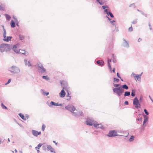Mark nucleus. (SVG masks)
Instances as JSON below:
<instances>
[{
  "mask_svg": "<svg viewBox=\"0 0 153 153\" xmlns=\"http://www.w3.org/2000/svg\"><path fill=\"white\" fill-rule=\"evenodd\" d=\"M65 108L68 110L70 111L71 112L74 114L75 116L81 115L82 112L77 110H76L74 106L73 105H68L65 107Z\"/></svg>",
  "mask_w": 153,
  "mask_h": 153,
  "instance_id": "obj_1",
  "label": "nucleus"
},
{
  "mask_svg": "<svg viewBox=\"0 0 153 153\" xmlns=\"http://www.w3.org/2000/svg\"><path fill=\"white\" fill-rule=\"evenodd\" d=\"M60 82L61 86L63 88V89L61 90L60 92L59 93V96L61 97H64L65 95V92L64 90L66 89L68 85L67 83L64 81H60Z\"/></svg>",
  "mask_w": 153,
  "mask_h": 153,
  "instance_id": "obj_2",
  "label": "nucleus"
},
{
  "mask_svg": "<svg viewBox=\"0 0 153 153\" xmlns=\"http://www.w3.org/2000/svg\"><path fill=\"white\" fill-rule=\"evenodd\" d=\"M10 46L9 45L6 44H2L0 45V50L1 52L9 50Z\"/></svg>",
  "mask_w": 153,
  "mask_h": 153,
  "instance_id": "obj_3",
  "label": "nucleus"
},
{
  "mask_svg": "<svg viewBox=\"0 0 153 153\" xmlns=\"http://www.w3.org/2000/svg\"><path fill=\"white\" fill-rule=\"evenodd\" d=\"M113 92L116 93L119 96L121 95L122 94L124 90L121 86L117 88H115L113 89Z\"/></svg>",
  "mask_w": 153,
  "mask_h": 153,
  "instance_id": "obj_4",
  "label": "nucleus"
},
{
  "mask_svg": "<svg viewBox=\"0 0 153 153\" xmlns=\"http://www.w3.org/2000/svg\"><path fill=\"white\" fill-rule=\"evenodd\" d=\"M13 49L14 51L17 53H20L22 54H25V50H22L19 48V46L16 45L13 48Z\"/></svg>",
  "mask_w": 153,
  "mask_h": 153,
  "instance_id": "obj_5",
  "label": "nucleus"
},
{
  "mask_svg": "<svg viewBox=\"0 0 153 153\" xmlns=\"http://www.w3.org/2000/svg\"><path fill=\"white\" fill-rule=\"evenodd\" d=\"M9 70L12 73H19L20 71V70L18 68L15 66H12L9 68Z\"/></svg>",
  "mask_w": 153,
  "mask_h": 153,
  "instance_id": "obj_6",
  "label": "nucleus"
},
{
  "mask_svg": "<svg viewBox=\"0 0 153 153\" xmlns=\"http://www.w3.org/2000/svg\"><path fill=\"white\" fill-rule=\"evenodd\" d=\"M133 104L135 108H140V105L139 102V100L136 97L134 99Z\"/></svg>",
  "mask_w": 153,
  "mask_h": 153,
  "instance_id": "obj_7",
  "label": "nucleus"
},
{
  "mask_svg": "<svg viewBox=\"0 0 153 153\" xmlns=\"http://www.w3.org/2000/svg\"><path fill=\"white\" fill-rule=\"evenodd\" d=\"M117 135L118 134L117 133V132L115 130L110 131L108 134V136L109 137H114Z\"/></svg>",
  "mask_w": 153,
  "mask_h": 153,
  "instance_id": "obj_8",
  "label": "nucleus"
},
{
  "mask_svg": "<svg viewBox=\"0 0 153 153\" xmlns=\"http://www.w3.org/2000/svg\"><path fill=\"white\" fill-rule=\"evenodd\" d=\"M95 123H96V122H95L90 118H88L86 121L87 124L89 126H94V124H95Z\"/></svg>",
  "mask_w": 153,
  "mask_h": 153,
  "instance_id": "obj_9",
  "label": "nucleus"
},
{
  "mask_svg": "<svg viewBox=\"0 0 153 153\" xmlns=\"http://www.w3.org/2000/svg\"><path fill=\"white\" fill-rule=\"evenodd\" d=\"M38 69L40 70L41 72L44 73L46 71V70L45 68H44L42 64L41 63H39L38 64Z\"/></svg>",
  "mask_w": 153,
  "mask_h": 153,
  "instance_id": "obj_10",
  "label": "nucleus"
},
{
  "mask_svg": "<svg viewBox=\"0 0 153 153\" xmlns=\"http://www.w3.org/2000/svg\"><path fill=\"white\" fill-rule=\"evenodd\" d=\"M32 133L33 135L36 137H37L38 135L40 134H41V131H38L36 130H32Z\"/></svg>",
  "mask_w": 153,
  "mask_h": 153,
  "instance_id": "obj_11",
  "label": "nucleus"
},
{
  "mask_svg": "<svg viewBox=\"0 0 153 153\" xmlns=\"http://www.w3.org/2000/svg\"><path fill=\"white\" fill-rule=\"evenodd\" d=\"M94 126L97 128H102V126L101 124H98L96 122Z\"/></svg>",
  "mask_w": 153,
  "mask_h": 153,
  "instance_id": "obj_12",
  "label": "nucleus"
},
{
  "mask_svg": "<svg viewBox=\"0 0 153 153\" xmlns=\"http://www.w3.org/2000/svg\"><path fill=\"white\" fill-rule=\"evenodd\" d=\"M12 36H6L3 39V40L6 42H9L11 40Z\"/></svg>",
  "mask_w": 153,
  "mask_h": 153,
  "instance_id": "obj_13",
  "label": "nucleus"
},
{
  "mask_svg": "<svg viewBox=\"0 0 153 153\" xmlns=\"http://www.w3.org/2000/svg\"><path fill=\"white\" fill-rule=\"evenodd\" d=\"M97 63L100 65H102L103 64V61L102 60H99L97 61Z\"/></svg>",
  "mask_w": 153,
  "mask_h": 153,
  "instance_id": "obj_14",
  "label": "nucleus"
},
{
  "mask_svg": "<svg viewBox=\"0 0 153 153\" xmlns=\"http://www.w3.org/2000/svg\"><path fill=\"white\" fill-rule=\"evenodd\" d=\"M19 115L24 120H26V119L25 118V116L23 114L20 113L19 114Z\"/></svg>",
  "mask_w": 153,
  "mask_h": 153,
  "instance_id": "obj_15",
  "label": "nucleus"
},
{
  "mask_svg": "<svg viewBox=\"0 0 153 153\" xmlns=\"http://www.w3.org/2000/svg\"><path fill=\"white\" fill-rule=\"evenodd\" d=\"M42 146V144L40 143L38 144L37 147H36V149L37 151L38 152H39V150L38 149H39V148L40 147Z\"/></svg>",
  "mask_w": 153,
  "mask_h": 153,
  "instance_id": "obj_16",
  "label": "nucleus"
},
{
  "mask_svg": "<svg viewBox=\"0 0 153 153\" xmlns=\"http://www.w3.org/2000/svg\"><path fill=\"white\" fill-rule=\"evenodd\" d=\"M148 120V118L146 116H144V119L143 122V125H144L145 123H146Z\"/></svg>",
  "mask_w": 153,
  "mask_h": 153,
  "instance_id": "obj_17",
  "label": "nucleus"
},
{
  "mask_svg": "<svg viewBox=\"0 0 153 153\" xmlns=\"http://www.w3.org/2000/svg\"><path fill=\"white\" fill-rule=\"evenodd\" d=\"M10 25L12 27H15V23L13 20L11 21Z\"/></svg>",
  "mask_w": 153,
  "mask_h": 153,
  "instance_id": "obj_18",
  "label": "nucleus"
},
{
  "mask_svg": "<svg viewBox=\"0 0 153 153\" xmlns=\"http://www.w3.org/2000/svg\"><path fill=\"white\" fill-rule=\"evenodd\" d=\"M125 42L124 43L123 46L124 47H127L128 46V44L127 42L124 40Z\"/></svg>",
  "mask_w": 153,
  "mask_h": 153,
  "instance_id": "obj_19",
  "label": "nucleus"
},
{
  "mask_svg": "<svg viewBox=\"0 0 153 153\" xmlns=\"http://www.w3.org/2000/svg\"><path fill=\"white\" fill-rule=\"evenodd\" d=\"M97 1L99 2L100 5H103L104 4V2L102 1V0H97Z\"/></svg>",
  "mask_w": 153,
  "mask_h": 153,
  "instance_id": "obj_20",
  "label": "nucleus"
},
{
  "mask_svg": "<svg viewBox=\"0 0 153 153\" xmlns=\"http://www.w3.org/2000/svg\"><path fill=\"white\" fill-rule=\"evenodd\" d=\"M5 16L6 19L8 20H10L11 18V17L9 15L7 14H5Z\"/></svg>",
  "mask_w": 153,
  "mask_h": 153,
  "instance_id": "obj_21",
  "label": "nucleus"
},
{
  "mask_svg": "<svg viewBox=\"0 0 153 153\" xmlns=\"http://www.w3.org/2000/svg\"><path fill=\"white\" fill-rule=\"evenodd\" d=\"M47 148L49 150L51 151V152H53V149L51 146H48Z\"/></svg>",
  "mask_w": 153,
  "mask_h": 153,
  "instance_id": "obj_22",
  "label": "nucleus"
},
{
  "mask_svg": "<svg viewBox=\"0 0 153 153\" xmlns=\"http://www.w3.org/2000/svg\"><path fill=\"white\" fill-rule=\"evenodd\" d=\"M133 76L134 77H136L138 79L139 78H140V75H136L135 74H133Z\"/></svg>",
  "mask_w": 153,
  "mask_h": 153,
  "instance_id": "obj_23",
  "label": "nucleus"
},
{
  "mask_svg": "<svg viewBox=\"0 0 153 153\" xmlns=\"http://www.w3.org/2000/svg\"><path fill=\"white\" fill-rule=\"evenodd\" d=\"M130 93L128 91H126L125 92L124 96H128L130 95Z\"/></svg>",
  "mask_w": 153,
  "mask_h": 153,
  "instance_id": "obj_24",
  "label": "nucleus"
},
{
  "mask_svg": "<svg viewBox=\"0 0 153 153\" xmlns=\"http://www.w3.org/2000/svg\"><path fill=\"white\" fill-rule=\"evenodd\" d=\"M122 88L125 89H128V86L126 85H124L122 86Z\"/></svg>",
  "mask_w": 153,
  "mask_h": 153,
  "instance_id": "obj_25",
  "label": "nucleus"
},
{
  "mask_svg": "<svg viewBox=\"0 0 153 153\" xmlns=\"http://www.w3.org/2000/svg\"><path fill=\"white\" fill-rule=\"evenodd\" d=\"M131 95L134 97L135 95V90L134 89H132V92L131 93Z\"/></svg>",
  "mask_w": 153,
  "mask_h": 153,
  "instance_id": "obj_26",
  "label": "nucleus"
},
{
  "mask_svg": "<svg viewBox=\"0 0 153 153\" xmlns=\"http://www.w3.org/2000/svg\"><path fill=\"white\" fill-rule=\"evenodd\" d=\"M50 104H51V105H56V106L58 105V103L54 102L53 101H51V102H50Z\"/></svg>",
  "mask_w": 153,
  "mask_h": 153,
  "instance_id": "obj_27",
  "label": "nucleus"
},
{
  "mask_svg": "<svg viewBox=\"0 0 153 153\" xmlns=\"http://www.w3.org/2000/svg\"><path fill=\"white\" fill-rule=\"evenodd\" d=\"M1 106L3 109H7V107L5 106L3 103L1 104Z\"/></svg>",
  "mask_w": 153,
  "mask_h": 153,
  "instance_id": "obj_28",
  "label": "nucleus"
},
{
  "mask_svg": "<svg viewBox=\"0 0 153 153\" xmlns=\"http://www.w3.org/2000/svg\"><path fill=\"white\" fill-rule=\"evenodd\" d=\"M111 59H110L109 60V59L108 60V66L110 70H111V65H110V64L109 63V62H111Z\"/></svg>",
  "mask_w": 153,
  "mask_h": 153,
  "instance_id": "obj_29",
  "label": "nucleus"
},
{
  "mask_svg": "<svg viewBox=\"0 0 153 153\" xmlns=\"http://www.w3.org/2000/svg\"><path fill=\"white\" fill-rule=\"evenodd\" d=\"M67 100H70L71 96L69 94V93L68 92V95L67 96Z\"/></svg>",
  "mask_w": 153,
  "mask_h": 153,
  "instance_id": "obj_30",
  "label": "nucleus"
},
{
  "mask_svg": "<svg viewBox=\"0 0 153 153\" xmlns=\"http://www.w3.org/2000/svg\"><path fill=\"white\" fill-rule=\"evenodd\" d=\"M4 33H3V37L4 38H5V37L6 36V30H5V29H4Z\"/></svg>",
  "mask_w": 153,
  "mask_h": 153,
  "instance_id": "obj_31",
  "label": "nucleus"
},
{
  "mask_svg": "<svg viewBox=\"0 0 153 153\" xmlns=\"http://www.w3.org/2000/svg\"><path fill=\"white\" fill-rule=\"evenodd\" d=\"M134 138V137L132 136H131V137L129 139V141H132L133 140Z\"/></svg>",
  "mask_w": 153,
  "mask_h": 153,
  "instance_id": "obj_32",
  "label": "nucleus"
},
{
  "mask_svg": "<svg viewBox=\"0 0 153 153\" xmlns=\"http://www.w3.org/2000/svg\"><path fill=\"white\" fill-rule=\"evenodd\" d=\"M19 37L20 39L21 40H23L24 39V36L22 35H20L19 36Z\"/></svg>",
  "mask_w": 153,
  "mask_h": 153,
  "instance_id": "obj_33",
  "label": "nucleus"
},
{
  "mask_svg": "<svg viewBox=\"0 0 153 153\" xmlns=\"http://www.w3.org/2000/svg\"><path fill=\"white\" fill-rule=\"evenodd\" d=\"M119 80V79H117L116 78H114V82H118Z\"/></svg>",
  "mask_w": 153,
  "mask_h": 153,
  "instance_id": "obj_34",
  "label": "nucleus"
},
{
  "mask_svg": "<svg viewBox=\"0 0 153 153\" xmlns=\"http://www.w3.org/2000/svg\"><path fill=\"white\" fill-rule=\"evenodd\" d=\"M42 78L43 79H45L46 80H48L49 79V78L47 76H42Z\"/></svg>",
  "mask_w": 153,
  "mask_h": 153,
  "instance_id": "obj_35",
  "label": "nucleus"
},
{
  "mask_svg": "<svg viewBox=\"0 0 153 153\" xmlns=\"http://www.w3.org/2000/svg\"><path fill=\"white\" fill-rule=\"evenodd\" d=\"M120 86V84H114V87L117 88Z\"/></svg>",
  "mask_w": 153,
  "mask_h": 153,
  "instance_id": "obj_36",
  "label": "nucleus"
},
{
  "mask_svg": "<svg viewBox=\"0 0 153 153\" xmlns=\"http://www.w3.org/2000/svg\"><path fill=\"white\" fill-rule=\"evenodd\" d=\"M45 126L43 124L42 126V130L44 131L45 130Z\"/></svg>",
  "mask_w": 153,
  "mask_h": 153,
  "instance_id": "obj_37",
  "label": "nucleus"
},
{
  "mask_svg": "<svg viewBox=\"0 0 153 153\" xmlns=\"http://www.w3.org/2000/svg\"><path fill=\"white\" fill-rule=\"evenodd\" d=\"M42 91H43V90H42ZM43 94L44 95H46L47 96L48 95L49 92H48L46 93L45 92L43 91Z\"/></svg>",
  "mask_w": 153,
  "mask_h": 153,
  "instance_id": "obj_38",
  "label": "nucleus"
},
{
  "mask_svg": "<svg viewBox=\"0 0 153 153\" xmlns=\"http://www.w3.org/2000/svg\"><path fill=\"white\" fill-rule=\"evenodd\" d=\"M128 30L130 32H131L133 30V28L132 26L128 28Z\"/></svg>",
  "mask_w": 153,
  "mask_h": 153,
  "instance_id": "obj_39",
  "label": "nucleus"
},
{
  "mask_svg": "<svg viewBox=\"0 0 153 153\" xmlns=\"http://www.w3.org/2000/svg\"><path fill=\"white\" fill-rule=\"evenodd\" d=\"M109 15L111 17H113L114 16L112 14V13L111 12H108V15Z\"/></svg>",
  "mask_w": 153,
  "mask_h": 153,
  "instance_id": "obj_40",
  "label": "nucleus"
},
{
  "mask_svg": "<svg viewBox=\"0 0 153 153\" xmlns=\"http://www.w3.org/2000/svg\"><path fill=\"white\" fill-rule=\"evenodd\" d=\"M104 11H105V12H106L107 14H108V9H105V10H104Z\"/></svg>",
  "mask_w": 153,
  "mask_h": 153,
  "instance_id": "obj_41",
  "label": "nucleus"
},
{
  "mask_svg": "<svg viewBox=\"0 0 153 153\" xmlns=\"http://www.w3.org/2000/svg\"><path fill=\"white\" fill-rule=\"evenodd\" d=\"M102 7L103 9H105L106 8H108V7L106 5H103Z\"/></svg>",
  "mask_w": 153,
  "mask_h": 153,
  "instance_id": "obj_42",
  "label": "nucleus"
},
{
  "mask_svg": "<svg viewBox=\"0 0 153 153\" xmlns=\"http://www.w3.org/2000/svg\"><path fill=\"white\" fill-rule=\"evenodd\" d=\"M144 112H145V114H146V115H148V114H149V113L147 112V110H146V109H144Z\"/></svg>",
  "mask_w": 153,
  "mask_h": 153,
  "instance_id": "obj_43",
  "label": "nucleus"
},
{
  "mask_svg": "<svg viewBox=\"0 0 153 153\" xmlns=\"http://www.w3.org/2000/svg\"><path fill=\"white\" fill-rule=\"evenodd\" d=\"M11 81V79H9L8 80V82H7V83H6L5 84V85H7Z\"/></svg>",
  "mask_w": 153,
  "mask_h": 153,
  "instance_id": "obj_44",
  "label": "nucleus"
},
{
  "mask_svg": "<svg viewBox=\"0 0 153 153\" xmlns=\"http://www.w3.org/2000/svg\"><path fill=\"white\" fill-rule=\"evenodd\" d=\"M129 134V133L128 132H127L126 133V134H125L123 136L125 137H126L128 136Z\"/></svg>",
  "mask_w": 153,
  "mask_h": 153,
  "instance_id": "obj_45",
  "label": "nucleus"
},
{
  "mask_svg": "<svg viewBox=\"0 0 153 153\" xmlns=\"http://www.w3.org/2000/svg\"><path fill=\"white\" fill-rule=\"evenodd\" d=\"M124 103L125 105H128V102L127 101H126Z\"/></svg>",
  "mask_w": 153,
  "mask_h": 153,
  "instance_id": "obj_46",
  "label": "nucleus"
},
{
  "mask_svg": "<svg viewBox=\"0 0 153 153\" xmlns=\"http://www.w3.org/2000/svg\"><path fill=\"white\" fill-rule=\"evenodd\" d=\"M117 76L119 78H120V79H121V78L120 77V74H119L118 73H117Z\"/></svg>",
  "mask_w": 153,
  "mask_h": 153,
  "instance_id": "obj_47",
  "label": "nucleus"
},
{
  "mask_svg": "<svg viewBox=\"0 0 153 153\" xmlns=\"http://www.w3.org/2000/svg\"><path fill=\"white\" fill-rule=\"evenodd\" d=\"M27 65L28 66H30L31 65V64L29 62H28V63H27Z\"/></svg>",
  "mask_w": 153,
  "mask_h": 153,
  "instance_id": "obj_48",
  "label": "nucleus"
},
{
  "mask_svg": "<svg viewBox=\"0 0 153 153\" xmlns=\"http://www.w3.org/2000/svg\"><path fill=\"white\" fill-rule=\"evenodd\" d=\"M25 118L26 119V118L27 119H28L29 118V116L27 115H26L25 116Z\"/></svg>",
  "mask_w": 153,
  "mask_h": 153,
  "instance_id": "obj_49",
  "label": "nucleus"
},
{
  "mask_svg": "<svg viewBox=\"0 0 153 153\" xmlns=\"http://www.w3.org/2000/svg\"><path fill=\"white\" fill-rule=\"evenodd\" d=\"M142 40V39L141 38H139L138 39V42H140Z\"/></svg>",
  "mask_w": 153,
  "mask_h": 153,
  "instance_id": "obj_50",
  "label": "nucleus"
},
{
  "mask_svg": "<svg viewBox=\"0 0 153 153\" xmlns=\"http://www.w3.org/2000/svg\"><path fill=\"white\" fill-rule=\"evenodd\" d=\"M138 120L139 121H141V120H142V118H139L138 119Z\"/></svg>",
  "mask_w": 153,
  "mask_h": 153,
  "instance_id": "obj_51",
  "label": "nucleus"
},
{
  "mask_svg": "<svg viewBox=\"0 0 153 153\" xmlns=\"http://www.w3.org/2000/svg\"><path fill=\"white\" fill-rule=\"evenodd\" d=\"M115 22V21H114V20H113V21H111L110 22H111V23H113V22Z\"/></svg>",
  "mask_w": 153,
  "mask_h": 153,
  "instance_id": "obj_52",
  "label": "nucleus"
},
{
  "mask_svg": "<svg viewBox=\"0 0 153 153\" xmlns=\"http://www.w3.org/2000/svg\"><path fill=\"white\" fill-rule=\"evenodd\" d=\"M131 6H134V7H135V5H134V4H131V5L130 6V7H131Z\"/></svg>",
  "mask_w": 153,
  "mask_h": 153,
  "instance_id": "obj_53",
  "label": "nucleus"
},
{
  "mask_svg": "<svg viewBox=\"0 0 153 153\" xmlns=\"http://www.w3.org/2000/svg\"><path fill=\"white\" fill-rule=\"evenodd\" d=\"M112 71L113 72H115V68H113V70H112Z\"/></svg>",
  "mask_w": 153,
  "mask_h": 153,
  "instance_id": "obj_54",
  "label": "nucleus"
},
{
  "mask_svg": "<svg viewBox=\"0 0 153 153\" xmlns=\"http://www.w3.org/2000/svg\"><path fill=\"white\" fill-rule=\"evenodd\" d=\"M136 21H134L133 22H132V23L133 24H135L136 23Z\"/></svg>",
  "mask_w": 153,
  "mask_h": 153,
  "instance_id": "obj_55",
  "label": "nucleus"
},
{
  "mask_svg": "<svg viewBox=\"0 0 153 153\" xmlns=\"http://www.w3.org/2000/svg\"><path fill=\"white\" fill-rule=\"evenodd\" d=\"M107 18H108V20L110 21L111 20V19H110V18L108 17L107 16Z\"/></svg>",
  "mask_w": 153,
  "mask_h": 153,
  "instance_id": "obj_56",
  "label": "nucleus"
},
{
  "mask_svg": "<svg viewBox=\"0 0 153 153\" xmlns=\"http://www.w3.org/2000/svg\"><path fill=\"white\" fill-rule=\"evenodd\" d=\"M15 152H17V151L16 150H15Z\"/></svg>",
  "mask_w": 153,
  "mask_h": 153,
  "instance_id": "obj_57",
  "label": "nucleus"
},
{
  "mask_svg": "<svg viewBox=\"0 0 153 153\" xmlns=\"http://www.w3.org/2000/svg\"><path fill=\"white\" fill-rule=\"evenodd\" d=\"M53 142L55 143H56L55 141H53Z\"/></svg>",
  "mask_w": 153,
  "mask_h": 153,
  "instance_id": "obj_58",
  "label": "nucleus"
}]
</instances>
